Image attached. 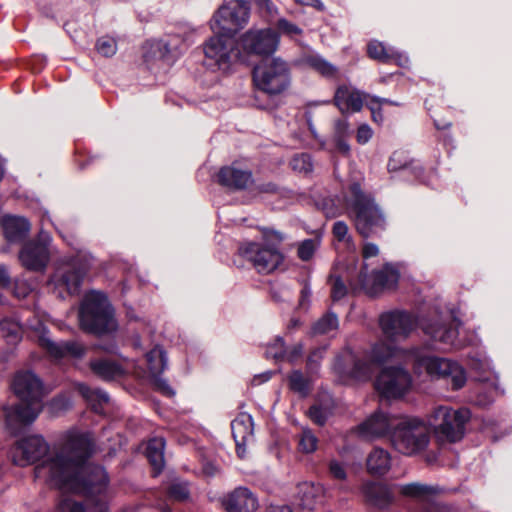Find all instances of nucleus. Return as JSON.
Returning a JSON list of instances; mask_svg holds the SVG:
<instances>
[{
	"label": "nucleus",
	"instance_id": "nucleus-1",
	"mask_svg": "<svg viewBox=\"0 0 512 512\" xmlns=\"http://www.w3.org/2000/svg\"><path fill=\"white\" fill-rule=\"evenodd\" d=\"M94 452V443L88 433L67 432L59 449L50 451L49 444L40 435L18 440L10 450L15 465L25 467L40 461L34 468L35 478L57 489H78L75 478L77 467Z\"/></svg>",
	"mask_w": 512,
	"mask_h": 512
},
{
	"label": "nucleus",
	"instance_id": "nucleus-2",
	"mask_svg": "<svg viewBox=\"0 0 512 512\" xmlns=\"http://www.w3.org/2000/svg\"><path fill=\"white\" fill-rule=\"evenodd\" d=\"M391 359L412 363L415 373H426L432 378H443L450 382L452 389L458 390L466 383V373L457 363L449 359L425 354L422 348L401 349L384 341L375 343L369 352L354 361L351 375L358 380H367L376 366Z\"/></svg>",
	"mask_w": 512,
	"mask_h": 512
},
{
	"label": "nucleus",
	"instance_id": "nucleus-3",
	"mask_svg": "<svg viewBox=\"0 0 512 512\" xmlns=\"http://www.w3.org/2000/svg\"><path fill=\"white\" fill-rule=\"evenodd\" d=\"M75 478L78 489H60L64 492L81 493L84 501L64 498L58 505L57 512H108L109 479L103 467L94 464L78 465Z\"/></svg>",
	"mask_w": 512,
	"mask_h": 512
},
{
	"label": "nucleus",
	"instance_id": "nucleus-4",
	"mask_svg": "<svg viewBox=\"0 0 512 512\" xmlns=\"http://www.w3.org/2000/svg\"><path fill=\"white\" fill-rule=\"evenodd\" d=\"M12 388L20 403L4 409L6 426L16 432L21 426L32 423L42 410V383L32 372H18Z\"/></svg>",
	"mask_w": 512,
	"mask_h": 512
},
{
	"label": "nucleus",
	"instance_id": "nucleus-5",
	"mask_svg": "<svg viewBox=\"0 0 512 512\" xmlns=\"http://www.w3.org/2000/svg\"><path fill=\"white\" fill-rule=\"evenodd\" d=\"M284 235L275 230L265 229L261 242L249 241L243 243L238 251L258 273L269 274L276 270L283 262V254L279 251V245L283 242Z\"/></svg>",
	"mask_w": 512,
	"mask_h": 512
},
{
	"label": "nucleus",
	"instance_id": "nucleus-6",
	"mask_svg": "<svg viewBox=\"0 0 512 512\" xmlns=\"http://www.w3.org/2000/svg\"><path fill=\"white\" fill-rule=\"evenodd\" d=\"M349 190L347 208L353 216L357 231L368 238L383 230L385 217L374 199L365 194L358 183H353Z\"/></svg>",
	"mask_w": 512,
	"mask_h": 512
},
{
	"label": "nucleus",
	"instance_id": "nucleus-7",
	"mask_svg": "<svg viewBox=\"0 0 512 512\" xmlns=\"http://www.w3.org/2000/svg\"><path fill=\"white\" fill-rule=\"evenodd\" d=\"M79 321L84 331L94 334L111 332L116 328L107 297L98 291L85 295L79 310Z\"/></svg>",
	"mask_w": 512,
	"mask_h": 512
},
{
	"label": "nucleus",
	"instance_id": "nucleus-8",
	"mask_svg": "<svg viewBox=\"0 0 512 512\" xmlns=\"http://www.w3.org/2000/svg\"><path fill=\"white\" fill-rule=\"evenodd\" d=\"M430 442V429L417 417L399 418L391 433V444L399 453L416 455L425 450Z\"/></svg>",
	"mask_w": 512,
	"mask_h": 512
},
{
	"label": "nucleus",
	"instance_id": "nucleus-9",
	"mask_svg": "<svg viewBox=\"0 0 512 512\" xmlns=\"http://www.w3.org/2000/svg\"><path fill=\"white\" fill-rule=\"evenodd\" d=\"M470 418L471 413L467 408L439 406L431 413L429 425L439 443H455L464 437L465 426Z\"/></svg>",
	"mask_w": 512,
	"mask_h": 512
},
{
	"label": "nucleus",
	"instance_id": "nucleus-10",
	"mask_svg": "<svg viewBox=\"0 0 512 512\" xmlns=\"http://www.w3.org/2000/svg\"><path fill=\"white\" fill-rule=\"evenodd\" d=\"M253 80L261 91L270 95L280 94L290 85L289 65L278 57L266 58L255 66Z\"/></svg>",
	"mask_w": 512,
	"mask_h": 512
},
{
	"label": "nucleus",
	"instance_id": "nucleus-11",
	"mask_svg": "<svg viewBox=\"0 0 512 512\" xmlns=\"http://www.w3.org/2000/svg\"><path fill=\"white\" fill-rule=\"evenodd\" d=\"M88 268L87 260L80 256L62 261L49 281L53 292L60 298L78 294Z\"/></svg>",
	"mask_w": 512,
	"mask_h": 512
},
{
	"label": "nucleus",
	"instance_id": "nucleus-12",
	"mask_svg": "<svg viewBox=\"0 0 512 512\" xmlns=\"http://www.w3.org/2000/svg\"><path fill=\"white\" fill-rule=\"evenodd\" d=\"M250 5L245 0H230L214 13L210 20L213 33H225L231 37L242 29L249 20Z\"/></svg>",
	"mask_w": 512,
	"mask_h": 512
},
{
	"label": "nucleus",
	"instance_id": "nucleus-13",
	"mask_svg": "<svg viewBox=\"0 0 512 512\" xmlns=\"http://www.w3.org/2000/svg\"><path fill=\"white\" fill-rule=\"evenodd\" d=\"M204 53L211 64L222 71H227L240 56L234 37L225 33H214V36L205 43Z\"/></svg>",
	"mask_w": 512,
	"mask_h": 512
},
{
	"label": "nucleus",
	"instance_id": "nucleus-14",
	"mask_svg": "<svg viewBox=\"0 0 512 512\" xmlns=\"http://www.w3.org/2000/svg\"><path fill=\"white\" fill-rule=\"evenodd\" d=\"M412 378L402 367L384 368L375 381V389L386 399H398L410 389Z\"/></svg>",
	"mask_w": 512,
	"mask_h": 512
},
{
	"label": "nucleus",
	"instance_id": "nucleus-15",
	"mask_svg": "<svg viewBox=\"0 0 512 512\" xmlns=\"http://www.w3.org/2000/svg\"><path fill=\"white\" fill-rule=\"evenodd\" d=\"M398 279L399 274L391 265H386L383 269L374 271L371 275H368L367 267L364 266L359 272L356 282L350 276H347L352 289H363L371 296L384 289L392 288L398 282Z\"/></svg>",
	"mask_w": 512,
	"mask_h": 512
},
{
	"label": "nucleus",
	"instance_id": "nucleus-16",
	"mask_svg": "<svg viewBox=\"0 0 512 512\" xmlns=\"http://www.w3.org/2000/svg\"><path fill=\"white\" fill-rule=\"evenodd\" d=\"M379 325L384 336L391 341L406 339L416 327V319L404 311H389L379 318Z\"/></svg>",
	"mask_w": 512,
	"mask_h": 512
},
{
	"label": "nucleus",
	"instance_id": "nucleus-17",
	"mask_svg": "<svg viewBox=\"0 0 512 512\" xmlns=\"http://www.w3.org/2000/svg\"><path fill=\"white\" fill-rule=\"evenodd\" d=\"M50 240L49 234L41 231L36 241L27 242L19 252L21 264L32 271L45 269L50 258L48 248Z\"/></svg>",
	"mask_w": 512,
	"mask_h": 512
},
{
	"label": "nucleus",
	"instance_id": "nucleus-18",
	"mask_svg": "<svg viewBox=\"0 0 512 512\" xmlns=\"http://www.w3.org/2000/svg\"><path fill=\"white\" fill-rule=\"evenodd\" d=\"M241 45L248 53L273 54L279 45V35L271 28L250 29L242 35Z\"/></svg>",
	"mask_w": 512,
	"mask_h": 512
},
{
	"label": "nucleus",
	"instance_id": "nucleus-19",
	"mask_svg": "<svg viewBox=\"0 0 512 512\" xmlns=\"http://www.w3.org/2000/svg\"><path fill=\"white\" fill-rule=\"evenodd\" d=\"M399 418L382 411H376L358 426L359 434L366 439H378L389 435L395 429Z\"/></svg>",
	"mask_w": 512,
	"mask_h": 512
},
{
	"label": "nucleus",
	"instance_id": "nucleus-20",
	"mask_svg": "<svg viewBox=\"0 0 512 512\" xmlns=\"http://www.w3.org/2000/svg\"><path fill=\"white\" fill-rule=\"evenodd\" d=\"M38 343L40 347L54 360L64 358L79 359L85 355L86 348L76 340L53 341L47 333L39 336Z\"/></svg>",
	"mask_w": 512,
	"mask_h": 512
},
{
	"label": "nucleus",
	"instance_id": "nucleus-21",
	"mask_svg": "<svg viewBox=\"0 0 512 512\" xmlns=\"http://www.w3.org/2000/svg\"><path fill=\"white\" fill-rule=\"evenodd\" d=\"M371 95L350 85H341L334 94V104L342 114L359 112Z\"/></svg>",
	"mask_w": 512,
	"mask_h": 512
},
{
	"label": "nucleus",
	"instance_id": "nucleus-22",
	"mask_svg": "<svg viewBox=\"0 0 512 512\" xmlns=\"http://www.w3.org/2000/svg\"><path fill=\"white\" fill-rule=\"evenodd\" d=\"M459 323L452 320L449 323L433 322L424 325V333L445 347L459 349L462 343L458 340Z\"/></svg>",
	"mask_w": 512,
	"mask_h": 512
},
{
	"label": "nucleus",
	"instance_id": "nucleus-23",
	"mask_svg": "<svg viewBox=\"0 0 512 512\" xmlns=\"http://www.w3.org/2000/svg\"><path fill=\"white\" fill-rule=\"evenodd\" d=\"M229 512H255L259 507L257 497L246 487H238L224 501Z\"/></svg>",
	"mask_w": 512,
	"mask_h": 512
},
{
	"label": "nucleus",
	"instance_id": "nucleus-24",
	"mask_svg": "<svg viewBox=\"0 0 512 512\" xmlns=\"http://www.w3.org/2000/svg\"><path fill=\"white\" fill-rule=\"evenodd\" d=\"M218 182L229 189H246L253 182L249 170L238 168L235 165L225 166L218 173Z\"/></svg>",
	"mask_w": 512,
	"mask_h": 512
},
{
	"label": "nucleus",
	"instance_id": "nucleus-25",
	"mask_svg": "<svg viewBox=\"0 0 512 512\" xmlns=\"http://www.w3.org/2000/svg\"><path fill=\"white\" fill-rule=\"evenodd\" d=\"M6 240L10 243H18L26 238L31 225L29 221L21 216L6 215L1 220Z\"/></svg>",
	"mask_w": 512,
	"mask_h": 512
},
{
	"label": "nucleus",
	"instance_id": "nucleus-26",
	"mask_svg": "<svg viewBox=\"0 0 512 512\" xmlns=\"http://www.w3.org/2000/svg\"><path fill=\"white\" fill-rule=\"evenodd\" d=\"M232 435L240 454V449L253 439L254 423L252 416L241 412L231 422Z\"/></svg>",
	"mask_w": 512,
	"mask_h": 512
},
{
	"label": "nucleus",
	"instance_id": "nucleus-27",
	"mask_svg": "<svg viewBox=\"0 0 512 512\" xmlns=\"http://www.w3.org/2000/svg\"><path fill=\"white\" fill-rule=\"evenodd\" d=\"M362 493L369 503L378 508H385L393 501L390 488L381 483L371 481L364 483Z\"/></svg>",
	"mask_w": 512,
	"mask_h": 512
},
{
	"label": "nucleus",
	"instance_id": "nucleus-28",
	"mask_svg": "<svg viewBox=\"0 0 512 512\" xmlns=\"http://www.w3.org/2000/svg\"><path fill=\"white\" fill-rule=\"evenodd\" d=\"M391 460V455L387 450L375 447L366 458L367 472L373 476H383L390 470Z\"/></svg>",
	"mask_w": 512,
	"mask_h": 512
},
{
	"label": "nucleus",
	"instance_id": "nucleus-29",
	"mask_svg": "<svg viewBox=\"0 0 512 512\" xmlns=\"http://www.w3.org/2000/svg\"><path fill=\"white\" fill-rule=\"evenodd\" d=\"M298 496L303 508L314 510L324 500V488L320 484L304 482L298 487Z\"/></svg>",
	"mask_w": 512,
	"mask_h": 512
},
{
	"label": "nucleus",
	"instance_id": "nucleus-30",
	"mask_svg": "<svg viewBox=\"0 0 512 512\" xmlns=\"http://www.w3.org/2000/svg\"><path fill=\"white\" fill-rule=\"evenodd\" d=\"M89 367L97 377L105 381L118 379L124 374V368L121 364L108 358L91 360Z\"/></svg>",
	"mask_w": 512,
	"mask_h": 512
},
{
	"label": "nucleus",
	"instance_id": "nucleus-31",
	"mask_svg": "<svg viewBox=\"0 0 512 512\" xmlns=\"http://www.w3.org/2000/svg\"><path fill=\"white\" fill-rule=\"evenodd\" d=\"M165 440L162 437L151 439L147 445L146 455L154 469V476H157L164 467Z\"/></svg>",
	"mask_w": 512,
	"mask_h": 512
},
{
	"label": "nucleus",
	"instance_id": "nucleus-32",
	"mask_svg": "<svg viewBox=\"0 0 512 512\" xmlns=\"http://www.w3.org/2000/svg\"><path fill=\"white\" fill-rule=\"evenodd\" d=\"M300 63L315 70L324 77H334L337 74L336 66L318 54L305 55L300 59Z\"/></svg>",
	"mask_w": 512,
	"mask_h": 512
},
{
	"label": "nucleus",
	"instance_id": "nucleus-33",
	"mask_svg": "<svg viewBox=\"0 0 512 512\" xmlns=\"http://www.w3.org/2000/svg\"><path fill=\"white\" fill-rule=\"evenodd\" d=\"M399 492L405 496L419 501H428L436 494L437 489L421 483H409L399 486Z\"/></svg>",
	"mask_w": 512,
	"mask_h": 512
},
{
	"label": "nucleus",
	"instance_id": "nucleus-34",
	"mask_svg": "<svg viewBox=\"0 0 512 512\" xmlns=\"http://www.w3.org/2000/svg\"><path fill=\"white\" fill-rule=\"evenodd\" d=\"M148 369L153 377H158L167 368V357L165 351L160 347H154L146 354Z\"/></svg>",
	"mask_w": 512,
	"mask_h": 512
},
{
	"label": "nucleus",
	"instance_id": "nucleus-35",
	"mask_svg": "<svg viewBox=\"0 0 512 512\" xmlns=\"http://www.w3.org/2000/svg\"><path fill=\"white\" fill-rule=\"evenodd\" d=\"M350 135L349 123L345 119H338L334 122L333 141L337 150L347 155L350 151V146L347 138Z\"/></svg>",
	"mask_w": 512,
	"mask_h": 512
},
{
	"label": "nucleus",
	"instance_id": "nucleus-36",
	"mask_svg": "<svg viewBox=\"0 0 512 512\" xmlns=\"http://www.w3.org/2000/svg\"><path fill=\"white\" fill-rule=\"evenodd\" d=\"M77 390L95 411H98V406L102 403H107L109 400L107 393L104 391L92 389L83 383L77 385Z\"/></svg>",
	"mask_w": 512,
	"mask_h": 512
},
{
	"label": "nucleus",
	"instance_id": "nucleus-37",
	"mask_svg": "<svg viewBox=\"0 0 512 512\" xmlns=\"http://www.w3.org/2000/svg\"><path fill=\"white\" fill-rule=\"evenodd\" d=\"M21 326L12 319L0 320V338H4L8 343H16L20 339Z\"/></svg>",
	"mask_w": 512,
	"mask_h": 512
},
{
	"label": "nucleus",
	"instance_id": "nucleus-38",
	"mask_svg": "<svg viewBox=\"0 0 512 512\" xmlns=\"http://www.w3.org/2000/svg\"><path fill=\"white\" fill-rule=\"evenodd\" d=\"M367 52L369 57L381 62H388L395 55L392 49H387L383 43L378 41L370 42L367 46Z\"/></svg>",
	"mask_w": 512,
	"mask_h": 512
},
{
	"label": "nucleus",
	"instance_id": "nucleus-39",
	"mask_svg": "<svg viewBox=\"0 0 512 512\" xmlns=\"http://www.w3.org/2000/svg\"><path fill=\"white\" fill-rule=\"evenodd\" d=\"M338 328L337 316L333 313H327L320 318L312 327V332L315 335L327 334Z\"/></svg>",
	"mask_w": 512,
	"mask_h": 512
},
{
	"label": "nucleus",
	"instance_id": "nucleus-40",
	"mask_svg": "<svg viewBox=\"0 0 512 512\" xmlns=\"http://www.w3.org/2000/svg\"><path fill=\"white\" fill-rule=\"evenodd\" d=\"M298 446L303 453H313L317 449L318 439L309 428H302L299 434Z\"/></svg>",
	"mask_w": 512,
	"mask_h": 512
},
{
	"label": "nucleus",
	"instance_id": "nucleus-41",
	"mask_svg": "<svg viewBox=\"0 0 512 512\" xmlns=\"http://www.w3.org/2000/svg\"><path fill=\"white\" fill-rule=\"evenodd\" d=\"M383 104H394L392 101L386 98H379L376 96H371L366 103V106L370 109L372 113V119L375 122H382L383 116L381 113V106Z\"/></svg>",
	"mask_w": 512,
	"mask_h": 512
},
{
	"label": "nucleus",
	"instance_id": "nucleus-42",
	"mask_svg": "<svg viewBox=\"0 0 512 512\" xmlns=\"http://www.w3.org/2000/svg\"><path fill=\"white\" fill-rule=\"evenodd\" d=\"M289 386L293 391L302 395H305L308 392V381L298 370L293 371L290 374Z\"/></svg>",
	"mask_w": 512,
	"mask_h": 512
},
{
	"label": "nucleus",
	"instance_id": "nucleus-43",
	"mask_svg": "<svg viewBox=\"0 0 512 512\" xmlns=\"http://www.w3.org/2000/svg\"><path fill=\"white\" fill-rule=\"evenodd\" d=\"M96 49L103 56L111 57L117 51V44L112 37L103 36L97 40Z\"/></svg>",
	"mask_w": 512,
	"mask_h": 512
},
{
	"label": "nucleus",
	"instance_id": "nucleus-44",
	"mask_svg": "<svg viewBox=\"0 0 512 512\" xmlns=\"http://www.w3.org/2000/svg\"><path fill=\"white\" fill-rule=\"evenodd\" d=\"M318 245L319 241L316 239H306L302 241L298 246V257L303 261L310 260L313 257Z\"/></svg>",
	"mask_w": 512,
	"mask_h": 512
},
{
	"label": "nucleus",
	"instance_id": "nucleus-45",
	"mask_svg": "<svg viewBox=\"0 0 512 512\" xmlns=\"http://www.w3.org/2000/svg\"><path fill=\"white\" fill-rule=\"evenodd\" d=\"M291 166L293 170L298 172H310L312 170L311 158L308 154L305 153L295 155L291 160Z\"/></svg>",
	"mask_w": 512,
	"mask_h": 512
},
{
	"label": "nucleus",
	"instance_id": "nucleus-46",
	"mask_svg": "<svg viewBox=\"0 0 512 512\" xmlns=\"http://www.w3.org/2000/svg\"><path fill=\"white\" fill-rule=\"evenodd\" d=\"M331 296L334 301L342 299L346 293L347 288L343 282V279L337 275H331Z\"/></svg>",
	"mask_w": 512,
	"mask_h": 512
},
{
	"label": "nucleus",
	"instance_id": "nucleus-47",
	"mask_svg": "<svg viewBox=\"0 0 512 512\" xmlns=\"http://www.w3.org/2000/svg\"><path fill=\"white\" fill-rule=\"evenodd\" d=\"M286 355V349L284 347V341L281 338H277L275 342L267 347L266 356L273 358L276 361L284 360Z\"/></svg>",
	"mask_w": 512,
	"mask_h": 512
},
{
	"label": "nucleus",
	"instance_id": "nucleus-48",
	"mask_svg": "<svg viewBox=\"0 0 512 512\" xmlns=\"http://www.w3.org/2000/svg\"><path fill=\"white\" fill-rule=\"evenodd\" d=\"M169 497L177 500L183 501L188 498L189 490L187 484L184 482H175L169 487L168 491Z\"/></svg>",
	"mask_w": 512,
	"mask_h": 512
},
{
	"label": "nucleus",
	"instance_id": "nucleus-49",
	"mask_svg": "<svg viewBox=\"0 0 512 512\" xmlns=\"http://www.w3.org/2000/svg\"><path fill=\"white\" fill-rule=\"evenodd\" d=\"M72 405L71 399L65 395H59L51 400L49 408L52 413H60Z\"/></svg>",
	"mask_w": 512,
	"mask_h": 512
},
{
	"label": "nucleus",
	"instance_id": "nucleus-50",
	"mask_svg": "<svg viewBox=\"0 0 512 512\" xmlns=\"http://www.w3.org/2000/svg\"><path fill=\"white\" fill-rule=\"evenodd\" d=\"M308 415L314 423L318 425H323L329 416V412L326 408H323L318 405H313L309 409Z\"/></svg>",
	"mask_w": 512,
	"mask_h": 512
},
{
	"label": "nucleus",
	"instance_id": "nucleus-51",
	"mask_svg": "<svg viewBox=\"0 0 512 512\" xmlns=\"http://www.w3.org/2000/svg\"><path fill=\"white\" fill-rule=\"evenodd\" d=\"M329 473L336 480H345L347 477L345 465L337 460L329 462Z\"/></svg>",
	"mask_w": 512,
	"mask_h": 512
},
{
	"label": "nucleus",
	"instance_id": "nucleus-52",
	"mask_svg": "<svg viewBox=\"0 0 512 512\" xmlns=\"http://www.w3.org/2000/svg\"><path fill=\"white\" fill-rule=\"evenodd\" d=\"M277 28L279 29L280 32L290 37L299 35L302 32V30L298 26L287 21L286 19H279L277 23Z\"/></svg>",
	"mask_w": 512,
	"mask_h": 512
},
{
	"label": "nucleus",
	"instance_id": "nucleus-53",
	"mask_svg": "<svg viewBox=\"0 0 512 512\" xmlns=\"http://www.w3.org/2000/svg\"><path fill=\"white\" fill-rule=\"evenodd\" d=\"M32 291L31 285L20 279L14 281L13 294L17 298H25Z\"/></svg>",
	"mask_w": 512,
	"mask_h": 512
},
{
	"label": "nucleus",
	"instance_id": "nucleus-54",
	"mask_svg": "<svg viewBox=\"0 0 512 512\" xmlns=\"http://www.w3.org/2000/svg\"><path fill=\"white\" fill-rule=\"evenodd\" d=\"M333 235L338 241H350L348 226L343 221H337L333 225Z\"/></svg>",
	"mask_w": 512,
	"mask_h": 512
},
{
	"label": "nucleus",
	"instance_id": "nucleus-55",
	"mask_svg": "<svg viewBox=\"0 0 512 512\" xmlns=\"http://www.w3.org/2000/svg\"><path fill=\"white\" fill-rule=\"evenodd\" d=\"M373 136L371 127L367 124H362L358 127L356 138L359 144H366Z\"/></svg>",
	"mask_w": 512,
	"mask_h": 512
},
{
	"label": "nucleus",
	"instance_id": "nucleus-56",
	"mask_svg": "<svg viewBox=\"0 0 512 512\" xmlns=\"http://www.w3.org/2000/svg\"><path fill=\"white\" fill-rule=\"evenodd\" d=\"M325 348H317L311 352L308 357V367L313 370L318 367L320 360L323 358Z\"/></svg>",
	"mask_w": 512,
	"mask_h": 512
},
{
	"label": "nucleus",
	"instance_id": "nucleus-57",
	"mask_svg": "<svg viewBox=\"0 0 512 512\" xmlns=\"http://www.w3.org/2000/svg\"><path fill=\"white\" fill-rule=\"evenodd\" d=\"M302 352H303V346L301 344H297L289 351L286 350V355H285L284 360H287L289 362H294L302 355Z\"/></svg>",
	"mask_w": 512,
	"mask_h": 512
},
{
	"label": "nucleus",
	"instance_id": "nucleus-58",
	"mask_svg": "<svg viewBox=\"0 0 512 512\" xmlns=\"http://www.w3.org/2000/svg\"><path fill=\"white\" fill-rule=\"evenodd\" d=\"M379 253L378 246L373 243H365L362 250V255L364 259H368L370 257H375Z\"/></svg>",
	"mask_w": 512,
	"mask_h": 512
},
{
	"label": "nucleus",
	"instance_id": "nucleus-59",
	"mask_svg": "<svg viewBox=\"0 0 512 512\" xmlns=\"http://www.w3.org/2000/svg\"><path fill=\"white\" fill-rule=\"evenodd\" d=\"M0 285L3 288H9L11 285L9 272L4 265H0Z\"/></svg>",
	"mask_w": 512,
	"mask_h": 512
},
{
	"label": "nucleus",
	"instance_id": "nucleus-60",
	"mask_svg": "<svg viewBox=\"0 0 512 512\" xmlns=\"http://www.w3.org/2000/svg\"><path fill=\"white\" fill-rule=\"evenodd\" d=\"M272 296L276 301H285L290 298V292L286 288H279V291L273 289Z\"/></svg>",
	"mask_w": 512,
	"mask_h": 512
},
{
	"label": "nucleus",
	"instance_id": "nucleus-61",
	"mask_svg": "<svg viewBox=\"0 0 512 512\" xmlns=\"http://www.w3.org/2000/svg\"><path fill=\"white\" fill-rule=\"evenodd\" d=\"M156 385H157L158 390L161 391L163 394H165L167 396H173L174 395V391L168 385L167 382H165L163 380H157Z\"/></svg>",
	"mask_w": 512,
	"mask_h": 512
},
{
	"label": "nucleus",
	"instance_id": "nucleus-62",
	"mask_svg": "<svg viewBox=\"0 0 512 512\" xmlns=\"http://www.w3.org/2000/svg\"><path fill=\"white\" fill-rule=\"evenodd\" d=\"M295 1L302 5L312 6L319 11L324 10V5L320 0H295Z\"/></svg>",
	"mask_w": 512,
	"mask_h": 512
},
{
	"label": "nucleus",
	"instance_id": "nucleus-63",
	"mask_svg": "<svg viewBox=\"0 0 512 512\" xmlns=\"http://www.w3.org/2000/svg\"><path fill=\"white\" fill-rule=\"evenodd\" d=\"M310 295H311V290H310L309 286L308 285H304V287L301 290V297H300V300H299V306L300 307H305L306 302H308V299H309Z\"/></svg>",
	"mask_w": 512,
	"mask_h": 512
},
{
	"label": "nucleus",
	"instance_id": "nucleus-64",
	"mask_svg": "<svg viewBox=\"0 0 512 512\" xmlns=\"http://www.w3.org/2000/svg\"><path fill=\"white\" fill-rule=\"evenodd\" d=\"M266 512H293L287 505H271Z\"/></svg>",
	"mask_w": 512,
	"mask_h": 512
}]
</instances>
